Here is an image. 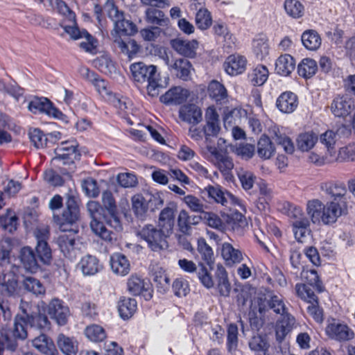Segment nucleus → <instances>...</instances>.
I'll use <instances>...</instances> for the list:
<instances>
[{
  "label": "nucleus",
  "instance_id": "ddd939ff",
  "mask_svg": "<svg viewBox=\"0 0 355 355\" xmlns=\"http://www.w3.org/2000/svg\"><path fill=\"white\" fill-rule=\"evenodd\" d=\"M127 290L131 295H141L146 300H150L153 297V288L150 282L137 274H132L128 279Z\"/></svg>",
  "mask_w": 355,
  "mask_h": 355
},
{
  "label": "nucleus",
  "instance_id": "6e6d98bb",
  "mask_svg": "<svg viewBox=\"0 0 355 355\" xmlns=\"http://www.w3.org/2000/svg\"><path fill=\"white\" fill-rule=\"evenodd\" d=\"M301 277L309 285L315 288L319 293H321L324 291V287L321 281L320 280L319 275H318L316 270L311 269H303L301 272Z\"/></svg>",
  "mask_w": 355,
  "mask_h": 355
},
{
  "label": "nucleus",
  "instance_id": "3c124183",
  "mask_svg": "<svg viewBox=\"0 0 355 355\" xmlns=\"http://www.w3.org/2000/svg\"><path fill=\"white\" fill-rule=\"evenodd\" d=\"M58 345L64 355H77L78 346L73 340L61 334L58 338Z\"/></svg>",
  "mask_w": 355,
  "mask_h": 355
},
{
  "label": "nucleus",
  "instance_id": "9b49d317",
  "mask_svg": "<svg viewBox=\"0 0 355 355\" xmlns=\"http://www.w3.org/2000/svg\"><path fill=\"white\" fill-rule=\"evenodd\" d=\"M28 110L34 114H44L57 119H62L64 116L51 100L44 96H33L28 102Z\"/></svg>",
  "mask_w": 355,
  "mask_h": 355
},
{
  "label": "nucleus",
  "instance_id": "473e14b6",
  "mask_svg": "<svg viewBox=\"0 0 355 355\" xmlns=\"http://www.w3.org/2000/svg\"><path fill=\"white\" fill-rule=\"evenodd\" d=\"M257 154L262 159H270L275 153V147L270 137L263 135L257 142Z\"/></svg>",
  "mask_w": 355,
  "mask_h": 355
},
{
  "label": "nucleus",
  "instance_id": "c03bdc74",
  "mask_svg": "<svg viewBox=\"0 0 355 355\" xmlns=\"http://www.w3.org/2000/svg\"><path fill=\"white\" fill-rule=\"evenodd\" d=\"M19 218L11 210L0 216V229L5 232L12 233L17 229Z\"/></svg>",
  "mask_w": 355,
  "mask_h": 355
},
{
  "label": "nucleus",
  "instance_id": "6ab92c4d",
  "mask_svg": "<svg viewBox=\"0 0 355 355\" xmlns=\"http://www.w3.org/2000/svg\"><path fill=\"white\" fill-rule=\"evenodd\" d=\"M171 46L178 54L187 57L194 58L199 43L196 40H184L181 37L175 38L171 40Z\"/></svg>",
  "mask_w": 355,
  "mask_h": 355
},
{
  "label": "nucleus",
  "instance_id": "4468645a",
  "mask_svg": "<svg viewBox=\"0 0 355 355\" xmlns=\"http://www.w3.org/2000/svg\"><path fill=\"white\" fill-rule=\"evenodd\" d=\"M320 189L325 194L330 196L331 201H337V203L348 205L347 190L344 183L338 181H325L320 184Z\"/></svg>",
  "mask_w": 355,
  "mask_h": 355
},
{
  "label": "nucleus",
  "instance_id": "c756f323",
  "mask_svg": "<svg viewBox=\"0 0 355 355\" xmlns=\"http://www.w3.org/2000/svg\"><path fill=\"white\" fill-rule=\"evenodd\" d=\"M221 255L227 265L232 266L241 263L244 257L243 252L234 248L230 243H224L221 246Z\"/></svg>",
  "mask_w": 355,
  "mask_h": 355
},
{
  "label": "nucleus",
  "instance_id": "5701e85b",
  "mask_svg": "<svg viewBox=\"0 0 355 355\" xmlns=\"http://www.w3.org/2000/svg\"><path fill=\"white\" fill-rule=\"evenodd\" d=\"M246 63L245 57L234 54L227 58L224 62V68L227 74L237 76L245 70Z\"/></svg>",
  "mask_w": 355,
  "mask_h": 355
},
{
  "label": "nucleus",
  "instance_id": "dca6fc26",
  "mask_svg": "<svg viewBox=\"0 0 355 355\" xmlns=\"http://www.w3.org/2000/svg\"><path fill=\"white\" fill-rule=\"evenodd\" d=\"M107 100L110 104L117 110L118 115L125 123L129 125L135 124L129 114V105H131L132 103L127 97L113 93L110 94Z\"/></svg>",
  "mask_w": 355,
  "mask_h": 355
},
{
  "label": "nucleus",
  "instance_id": "aec40b11",
  "mask_svg": "<svg viewBox=\"0 0 355 355\" xmlns=\"http://www.w3.org/2000/svg\"><path fill=\"white\" fill-rule=\"evenodd\" d=\"M295 318L291 314H286L278 320L275 325V338L282 343L286 336L292 331L295 324Z\"/></svg>",
  "mask_w": 355,
  "mask_h": 355
},
{
  "label": "nucleus",
  "instance_id": "4be33fe9",
  "mask_svg": "<svg viewBox=\"0 0 355 355\" xmlns=\"http://www.w3.org/2000/svg\"><path fill=\"white\" fill-rule=\"evenodd\" d=\"M188 89L181 87H174L161 96L159 100L164 104L180 105L187 101L189 96Z\"/></svg>",
  "mask_w": 355,
  "mask_h": 355
},
{
  "label": "nucleus",
  "instance_id": "79ce46f5",
  "mask_svg": "<svg viewBox=\"0 0 355 355\" xmlns=\"http://www.w3.org/2000/svg\"><path fill=\"white\" fill-rule=\"evenodd\" d=\"M172 68L175 70L177 77L184 81L190 79L191 72L193 70L191 62L183 58L176 60Z\"/></svg>",
  "mask_w": 355,
  "mask_h": 355
},
{
  "label": "nucleus",
  "instance_id": "37998d69",
  "mask_svg": "<svg viewBox=\"0 0 355 355\" xmlns=\"http://www.w3.org/2000/svg\"><path fill=\"white\" fill-rule=\"evenodd\" d=\"M250 349L256 353H262L266 355L268 352L270 343L266 335L257 334L254 336L249 341Z\"/></svg>",
  "mask_w": 355,
  "mask_h": 355
},
{
  "label": "nucleus",
  "instance_id": "052dcab7",
  "mask_svg": "<svg viewBox=\"0 0 355 355\" xmlns=\"http://www.w3.org/2000/svg\"><path fill=\"white\" fill-rule=\"evenodd\" d=\"M132 210L137 217H142L148 209V202L141 194L132 198Z\"/></svg>",
  "mask_w": 355,
  "mask_h": 355
},
{
  "label": "nucleus",
  "instance_id": "09e8293b",
  "mask_svg": "<svg viewBox=\"0 0 355 355\" xmlns=\"http://www.w3.org/2000/svg\"><path fill=\"white\" fill-rule=\"evenodd\" d=\"M320 142L325 147L326 152L330 153V154L334 155L336 151L335 149V146L338 140V134L337 132L328 130L325 131L324 133L320 135L318 138Z\"/></svg>",
  "mask_w": 355,
  "mask_h": 355
},
{
  "label": "nucleus",
  "instance_id": "bf43d9fd",
  "mask_svg": "<svg viewBox=\"0 0 355 355\" xmlns=\"http://www.w3.org/2000/svg\"><path fill=\"white\" fill-rule=\"evenodd\" d=\"M139 235L148 243V247L152 251H155V227L153 225L144 226L139 232Z\"/></svg>",
  "mask_w": 355,
  "mask_h": 355
},
{
  "label": "nucleus",
  "instance_id": "2eb2a0df",
  "mask_svg": "<svg viewBox=\"0 0 355 355\" xmlns=\"http://www.w3.org/2000/svg\"><path fill=\"white\" fill-rule=\"evenodd\" d=\"M47 311L51 318L58 325L63 326L67 323L70 311L62 300L58 298L51 300L48 305Z\"/></svg>",
  "mask_w": 355,
  "mask_h": 355
},
{
  "label": "nucleus",
  "instance_id": "338daca9",
  "mask_svg": "<svg viewBox=\"0 0 355 355\" xmlns=\"http://www.w3.org/2000/svg\"><path fill=\"white\" fill-rule=\"evenodd\" d=\"M81 314L84 318L95 320L98 316V307L91 301H85L81 304Z\"/></svg>",
  "mask_w": 355,
  "mask_h": 355
},
{
  "label": "nucleus",
  "instance_id": "f257e3e1",
  "mask_svg": "<svg viewBox=\"0 0 355 355\" xmlns=\"http://www.w3.org/2000/svg\"><path fill=\"white\" fill-rule=\"evenodd\" d=\"M103 207L96 201H89L87 209L92 218L90 227L92 232L107 244H112L116 240V234L107 226L116 232L122 230V224L117 206L112 193L106 190L103 192Z\"/></svg>",
  "mask_w": 355,
  "mask_h": 355
},
{
  "label": "nucleus",
  "instance_id": "a19ab883",
  "mask_svg": "<svg viewBox=\"0 0 355 355\" xmlns=\"http://www.w3.org/2000/svg\"><path fill=\"white\" fill-rule=\"evenodd\" d=\"M334 162H355V144L341 147L333 155Z\"/></svg>",
  "mask_w": 355,
  "mask_h": 355
},
{
  "label": "nucleus",
  "instance_id": "39448f33",
  "mask_svg": "<svg viewBox=\"0 0 355 355\" xmlns=\"http://www.w3.org/2000/svg\"><path fill=\"white\" fill-rule=\"evenodd\" d=\"M306 213L313 223L331 225L348 214V205L328 201L325 204L319 199L310 200L306 203Z\"/></svg>",
  "mask_w": 355,
  "mask_h": 355
},
{
  "label": "nucleus",
  "instance_id": "864d4df0",
  "mask_svg": "<svg viewBox=\"0 0 355 355\" xmlns=\"http://www.w3.org/2000/svg\"><path fill=\"white\" fill-rule=\"evenodd\" d=\"M83 38L85 39V41H83L80 43V49H83L85 52L91 54H96L98 52V40L90 34L86 29H83Z\"/></svg>",
  "mask_w": 355,
  "mask_h": 355
},
{
  "label": "nucleus",
  "instance_id": "7c9ffc66",
  "mask_svg": "<svg viewBox=\"0 0 355 355\" xmlns=\"http://www.w3.org/2000/svg\"><path fill=\"white\" fill-rule=\"evenodd\" d=\"M295 61L289 54L280 55L275 62V71L282 76H289L295 69Z\"/></svg>",
  "mask_w": 355,
  "mask_h": 355
},
{
  "label": "nucleus",
  "instance_id": "f8f14e48",
  "mask_svg": "<svg viewBox=\"0 0 355 355\" xmlns=\"http://www.w3.org/2000/svg\"><path fill=\"white\" fill-rule=\"evenodd\" d=\"M207 197L217 204L227 207L229 205L243 207L241 201L228 191L223 189L220 185H207L203 190Z\"/></svg>",
  "mask_w": 355,
  "mask_h": 355
},
{
  "label": "nucleus",
  "instance_id": "423d86ee",
  "mask_svg": "<svg viewBox=\"0 0 355 355\" xmlns=\"http://www.w3.org/2000/svg\"><path fill=\"white\" fill-rule=\"evenodd\" d=\"M28 327H33L41 331L51 329V322L48 317L43 313H29L24 309L21 313H17L14 318L13 327L10 329L12 339L24 340L28 338Z\"/></svg>",
  "mask_w": 355,
  "mask_h": 355
},
{
  "label": "nucleus",
  "instance_id": "4d7b16f0",
  "mask_svg": "<svg viewBox=\"0 0 355 355\" xmlns=\"http://www.w3.org/2000/svg\"><path fill=\"white\" fill-rule=\"evenodd\" d=\"M295 288L297 295L308 304L316 302L318 300L314 292L304 284H296Z\"/></svg>",
  "mask_w": 355,
  "mask_h": 355
},
{
  "label": "nucleus",
  "instance_id": "0eeeda50",
  "mask_svg": "<svg viewBox=\"0 0 355 355\" xmlns=\"http://www.w3.org/2000/svg\"><path fill=\"white\" fill-rule=\"evenodd\" d=\"M130 70L136 86L153 98L155 96V66H146L139 62L132 64Z\"/></svg>",
  "mask_w": 355,
  "mask_h": 355
},
{
  "label": "nucleus",
  "instance_id": "a18cd8bd",
  "mask_svg": "<svg viewBox=\"0 0 355 355\" xmlns=\"http://www.w3.org/2000/svg\"><path fill=\"white\" fill-rule=\"evenodd\" d=\"M269 71L264 65H257L249 73L248 78L254 86H261L267 80Z\"/></svg>",
  "mask_w": 355,
  "mask_h": 355
},
{
  "label": "nucleus",
  "instance_id": "e2e57ef3",
  "mask_svg": "<svg viewBox=\"0 0 355 355\" xmlns=\"http://www.w3.org/2000/svg\"><path fill=\"white\" fill-rule=\"evenodd\" d=\"M237 176L243 189L250 190L253 187L256 176L252 172L239 168L237 171Z\"/></svg>",
  "mask_w": 355,
  "mask_h": 355
},
{
  "label": "nucleus",
  "instance_id": "a878e982",
  "mask_svg": "<svg viewBox=\"0 0 355 355\" xmlns=\"http://www.w3.org/2000/svg\"><path fill=\"white\" fill-rule=\"evenodd\" d=\"M209 151L214 157L213 163L224 175L229 174L234 168L232 159L216 148H210Z\"/></svg>",
  "mask_w": 355,
  "mask_h": 355
},
{
  "label": "nucleus",
  "instance_id": "0e129e2a",
  "mask_svg": "<svg viewBox=\"0 0 355 355\" xmlns=\"http://www.w3.org/2000/svg\"><path fill=\"white\" fill-rule=\"evenodd\" d=\"M233 152L243 159L248 160L254 156L255 146L248 143H241L234 148Z\"/></svg>",
  "mask_w": 355,
  "mask_h": 355
},
{
  "label": "nucleus",
  "instance_id": "e433bc0d",
  "mask_svg": "<svg viewBox=\"0 0 355 355\" xmlns=\"http://www.w3.org/2000/svg\"><path fill=\"white\" fill-rule=\"evenodd\" d=\"M318 141V137L313 132H303L297 138V147L302 152H308L315 146Z\"/></svg>",
  "mask_w": 355,
  "mask_h": 355
},
{
  "label": "nucleus",
  "instance_id": "5fc2aeb1",
  "mask_svg": "<svg viewBox=\"0 0 355 355\" xmlns=\"http://www.w3.org/2000/svg\"><path fill=\"white\" fill-rule=\"evenodd\" d=\"M195 23L200 30H207L212 24L210 12L207 9H200L196 14Z\"/></svg>",
  "mask_w": 355,
  "mask_h": 355
},
{
  "label": "nucleus",
  "instance_id": "c9c22d12",
  "mask_svg": "<svg viewBox=\"0 0 355 355\" xmlns=\"http://www.w3.org/2000/svg\"><path fill=\"white\" fill-rule=\"evenodd\" d=\"M84 334L89 340L95 343L103 342L107 337L105 329L97 324L87 325L84 330Z\"/></svg>",
  "mask_w": 355,
  "mask_h": 355
},
{
  "label": "nucleus",
  "instance_id": "774afa93",
  "mask_svg": "<svg viewBox=\"0 0 355 355\" xmlns=\"http://www.w3.org/2000/svg\"><path fill=\"white\" fill-rule=\"evenodd\" d=\"M25 288L36 295L45 293V287L37 279L33 277H27L24 280Z\"/></svg>",
  "mask_w": 355,
  "mask_h": 355
},
{
  "label": "nucleus",
  "instance_id": "c85d7f7f",
  "mask_svg": "<svg viewBox=\"0 0 355 355\" xmlns=\"http://www.w3.org/2000/svg\"><path fill=\"white\" fill-rule=\"evenodd\" d=\"M110 266L115 274L121 276L128 275L130 270V264L128 259L120 252H115L111 255Z\"/></svg>",
  "mask_w": 355,
  "mask_h": 355
},
{
  "label": "nucleus",
  "instance_id": "393cba45",
  "mask_svg": "<svg viewBox=\"0 0 355 355\" xmlns=\"http://www.w3.org/2000/svg\"><path fill=\"white\" fill-rule=\"evenodd\" d=\"M276 105L279 110L283 113H292L297 107V96L291 92H283L277 98Z\"/></svg>",
  "mask_w": 355,
  "mask_h": 355
},
{
  "label": "nucleus",
  "instance_id": "58836bf2",
  "mask_svg": "<svg viewBox=\"0 0 355 355\" xmlns=\"http://www.w3.org/2000/svg\"><path fill=\"white\" fill-rule=\"evenodd\" d=\"M301 40L304 46L309 51H316L322 43L320 35L314 30L305 31L301 36Z\"/></svg>",
  "mask_w": 355,
  "mask_h": 355
},
{
  "label": "nucleus",
  "instance_id": "20e7f679",
  "mask_svg": "<svg viewBox=\"0 0 355 355\" xmlns=\"http://www.w3.org/2000/svg\"><path fill=\"white\" fill-rule=\"evenodd\" d=\"M37 245L35 251L29 246L23 247L19 259L24 268L31 272H36L42 264H49L52 258L51 249L48 243L49 230L37 228L35 232Z\"/></svg>",
  "mask_w": 355,
  "mask_h": 355
},
{
  "label": "nucleus",
  "instance_id": "7ed1b4c3",
  "mask_svg": "<svg viewBox=\"0 0 355 355\" xmlns=\"http://www.w3.org/2000/svg\"><path fill=\"white\" fill-rule=\"evenodd\" d=\"M108 17L114 22V28L111 32L113 42L117 44L121 52L125 55L129 60L136 58L140 51L141 46L135 40L128 38L125 40L123 36L135 35L137 31L136 24L124 17V12L114 3L107 5Z\"/></svg>",
  "mask_w": 355,
  "mask_h": 355
},
{
  "label": "nucleus",
  "instance_id": "f3484780",
  "mask_svg": "<svg viewBox=\"0 0 355 355\" xmlns=\"http://www.w3.org/2000/svg\"><path fill=\"white\" fill-rule=\"evenodd\" d=\"M330 110L335 117L345 118L354 110V103L347 95H337L333 99Z\"/></svg>",
  "mask_w": 355,
  "mask_h": 355
},
{
  "label": "nucleus",
  "instance_id": "6e6552de",
  "mask_svg": "<svg viewBox=\"0 0 355 355\" xmlns=\"http://www.w3.org/2000/svg\"><path fill=\"white\" fill-rule=\"evenodd\" d=\"M176 206L170 204L159 213L157 225V248H168L166 239L172 234L175 223Z\"/></svg>",
  "mask_w": 355,
  "mask_h": 355
},
{
  "label": "nucleus",
  "instance_id": "49530a36",
  "mask_svg": "<svg viewBox=\"0 0 355 355\" xmlns=\"http://www.w3.org/2000/svg\"><path fill=\"white\" fill-rule=\"evenodd\" d=\"M292 229L295 239L300 243L304 241V239L311 232L310 230V221L308 219H302L300 221L292 222Z\"/></svg>",
  "mask_w": 355,
  "mask_h": 355
},
{
  "label": "nucleus",
  "instance_id": "603ef678",
  "mask_svg": "<svg viewBox=\"0 0 355 355\" xmlns=\"http://www.w3.org/2000/svg\"><path fill=\"white\" fill-rule=\"evenodd\" d=\"M284 6L287 15L294 19H299L304 15V7L298 0H285Z\"/></svg>",
  "mask_w": 355,
  "mask_h": 355
},
{
  "label": "nucleus",
  "instance_id": "a211bd4d",
  "mask_svg": "<svg viewBox=\"0 0 355 355\" xmlns=\"http://www.w3.org/2000/svg\"><path fill=\"white\" fill-rule=\"evenodd\" d=\"M202 130L207 140L220 132L219 115L214 105L208 107L205 111V125Z\"/></svg>",
  "mask_w": 355,
  "mask_h": 355
},
{
  "label": "nucleus",
  "instance_id": "680f3d73",
  "mask_svg": "<svg viewBox=\"0 0 355 355\" xmlns=\"http://www.w3.org/2000/svg\"><path fill=\"white\" fill-rule=\"evenodd\" d=\"M28 135L31 142L36 148H43L46 146L48 141L47 137L39 128L30 130Z\"/></svg>",
  "mask_w": 355,
  "mask_h": 355
},
{
  "label": "nucleus",
  "instance_id": "b1692460",
  "mask_svg": "<svg viewBox=\"0 0 355 355\" xmlns=\"http://www.w3.org/2000/svg\"><path fill=\"white\" fill-rule=\"evenodd\" d=\"M207 93L216 104H225L228 102V92L225 87L217 80H211L207 87Z\"/></svg>",
  "mask_w": 355,
  "mask_h": 355
},
{
  "label": "nucleus",
  "instance_id": "f704fd0d",
  "mask_svg": "<svg viewBox=\"0 0 355 355\" xmlns=\"http://www.w3.org/2000/svg\"><path fill=\"white\" fill-rule=\"evenodd\" d=\"M225 222L232 230L238 233L243 232L248 226L245 216L239 211L227 214L225 218Z\"/></svg>",
  "mask_w": 355,
  "mask_h": 355
},
{
  "label": "nucleus",
  "instance_id": "9d476101",
  "mask_svg": "<svg viewBox=\"0 0 355 355\" xmlns=\"http://www.w3.org/2000/svg\"><path fill=\"white\" fill-rule=\"evenodd\" d=\"M325 334L331 340L338 342H347L354 338V331L345 322L336 318L327 320Z\"/></svg>",
  "mask_w": 355,
  "mask_h": 355
},
{
  "label": "nucleus",
  "instance_id": "bb28decb",
  "mask_svg": "<svg viewBox=\"0 0 355 355\" xmlns=\"http://www.w3.org/2000/svg\"><path fill=\"white\" fill-rule=\"evenodd\" d=\"M33 345L44 355H58V351L53 340L44 334H41L33 340Z\"/></svg>",
  "mask_w": 355,
  "mask_h": 355
},
{
  "label": "nucleus",
  "instance_id": "1a4fd4ad",
  "mask_svg": "<svg viewBox=\"0 0 355 355\" xmlns=\"http://www.w3.org/2000/svg\"><path fill=\"white\" fill-rule=\"evenodd\" d=\"M78 144L76 140L62 141L55 148V156L51 162L55 167H60V164H74L75 160L80 159L81 154L78 149Z\"/></svg>",
  "mask_w": 355,
  "mask_h": 355
},
{
  "label": "nucleus",
  "instance_id": "cd10ccee",
  "mask_svg": "<svg viewBox=\"0 0 355 355\" xmlns=\"http://www.w3.org/2000/svg\"><path fill=\"white\" fill-rule=\"evenodd\" d=\"M117 308L120 317L123 320H127L131 318L136 313L137 302L134 298L122 296L118 302Z\"/></svg>",
  "mask_w": 355,
  "mask_h": 355
},
{
  "label": "nucleus",
  "instance_id": "ea45409f",
  "mask_svg": "<svg viewBox=\"0 0 355 355\" xmlns=\"http://www.w3.org/2000/svg\"><path fill=\"white\" fill-rule=\"evenodd\" d=\"M86 78L87 80L94 85L96 91L101 95L107 96L108 98L110 97V94H113L109 91L107 82L105 79L101 78L100 76L95 72L87 69Z\"/></svg>",
  "mask_w": 355,
  "mask_h": 355
},
{
  "label": "nucleus",
  "instance_id": "13d9d810",
  "mask_svg": "<svg viewBox=\"0 0 355 355\" xmlns=\"http://www.w3.org/2000/svg\"><path fill=\"white\" fill-rule=\"evenodd\" d=\"M268 304L275 313L281 315L282 317L284 316L286 314H290L288 312V309L286 306L284 299L281 295H271L268 301Z\"/></svg>",
  "mask_w": 355,
  "mask_h": 355
},
{
  "label": "nucleus",
  "instance_id": "69168bd1",
  "mask_svg": "<svg viewBox=\"0 0 355 355\" xmlns=\"http://www.w3.org/2000/svg\"><path fill=\"white\" fill-rule=\"evenodd\" d=\"M18 346V342L12 339L8 334L0 336V355L4 354L5 349L14 352L17 349Z\"/></svg>",
  "mask_w": 355,
  "mask_h": 355
},
{
  "label": "nucleus",
  "instance_id": "72a5a7b5",
  "mask_svg": "<svg viewBox=\"0 0 355 355\" xmlns=\"http://www.w3.org/2000/svg\"><path fill=\"white\" fill-rule=\"evenodd\" d=\"M252 51L259 60H264L269 55L270 45L265 35H259L253 40Z\"/></svg>",
  "mask_w": 355,
  "mask_h": 355
},
{
  "label": "nucleus",
  "instance_id": "412c9836",
  "mask_svg": "<svg viewBox=\"0 0 355 355\" xmlns=\"http://www.w3.org/2000/svg\"><path fill=\"white\" fill-rule=\"evenodd\" d=\"M179 117L182 121L195 125L202 121V112L198 105L187 104L180 108Z\"/></svg>",
  "mask_w": 355,
  "mask_h": 355
},
{
  "label": "nucleus",
  "instance_id": "4c0bfd02",
  "mask_svg": "<svg viewBox=\"0 0 355 355\" xmlns=\"http://www.w3.org/2000/svg\"><path fill=\"white\" fill-rule=\"evenodd\" d=\"M197 251L202 260L211 269L214 263V254L211 247L207 244L204 238L197 241Z\"/></svg>",
  "mask_w": 355,
  "mask_h": 355
},
{
  "label": "nucleus",
  "instance_id": "8fccbe9b",
  "mask_svg": "<svg viewBox=\"0 0 355 355\" xmlns=\"http://www.w3.org/2000/svg\"><path fill=\"white\" fill-rule=\"evenodd\" d=\"M94 66L101 73L110 74L115 69L114 63L108 55H102L93 61Z\"/></svg>",
  "mask_w": 355,
  "mask_h": 355
},
{
  "label": "nucleus",
  "instance_id": "de8ad7c7",
  "mask_svg": "<svg viewBox=\"0 0 355 355\" xmlns=\"http://www.w3.org/2000/svg\"><path fill=\"white\" fill-rule=\"evenodd\" d=\"M317 70V63L311 58L303 59L297 67L298 74L304 78L312 77L316 73Z\"/></svg>",
  "mask_w": 355,
  "mask_h": 355
},
{
  "label": "nucleus",
  "instance_id": "2f4dec72",
  "mask_svg": "<svg viewBox=\"0 0 355 355\" xmlns=\"http://www.w3.org/2000/svg\"><path fill=\"white\" fill-rule=\"evenodd\" d=\"M80 266L85 275H94L103 268L97 257L90 254L85 255L81 259Z\"/></svg>",
  "mask_w": 355,
  "mask_h": 355
},
{
  "label": "nucleus",
  "instance_id": "f03ea898",
  "mask_svg": "<svg viewBox=\"0 0 355 355\" xmlns=\"http://www.w3.org/2000/svg\"><path fill=\"white\" fill-rule=\"evenodd\" d=\"M80 211L76 198L69 195L65 202V207L62 214H53V218L60 230L64 232L58 238L59 249L66 258L70 259L76 257V235L78 232L74 226L80 220Z\"/></svg>",
  "mask_w": 355,
  "mask_h": 355
}]
</instances>
